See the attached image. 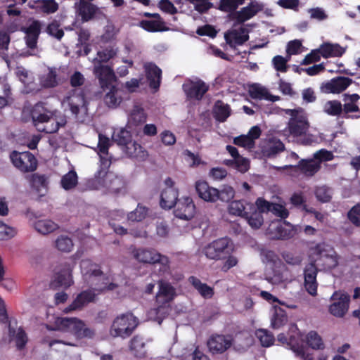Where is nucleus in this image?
<instances>
[{"mask_svg":"<svg viewBox=\"0 0 360 360\" xmlns=\"http://www.w3.org/2000/svg\"><path fill=\"white\" fill-rule=\"evenodd\" d=\"M285 114L290 116L287 127L283 130V135L288 141L296 142L302 145H311L315 142L313 135L307 134L309 122L304 110L297 109H286Z\"/></svg>","mask_w":360,"mask_h":360,"instance_id":"nucleus-1","label":"nucleus"},{"mask_svg":"<svg viewBox=\"0 0 360 360\" xmlns=\"http://www.w3.org/2000/svg\"><path fill=\"white\" fill-rule=\"evenodd\" d=\"M81 273L84 283L96 294L117 288V284L110 281L100 266L89 259H82L80 263Z\"/></svg>","mask_w":360,"mask_h":360,"instance_id":"nucleus-2","label":"nucleus"},{"mask_svg":"<svg viewBox=\"0 0 360 360\" xmlns=\"http://www.w3.org/2000/svg\"><path fill=\"white\" fill-rule=\"evenodd\" d=\"M304 341L307 346L304 345L302 342H295L292 339L288 342L290 349L295 356L300 360H314V353L309 348L313 350H323L325 348L323 340L314 330H311L307 333Z\"/></svg>","mask_w":360,"mask_h":360,"instance_id":"nucleus-3","label":"nucleus"},{"mask_svg":"<svg viewBox=\"0 0 360 360\" xmlns=\"http://www.w3.org/2000/svg\"><path fill=\"white\" fill-rule=\"evenodd\" d=\"M31 116L33 124L39 131L54 133L65 124L63 119L60 122L56 120L53 117V113L46 109L42 103H37L33 107Z\"/></svg>","mask_w":360,"mask_h":360,"instance_id":"nucleus-4","label":"nucleus"},{"mask_svg":"<svg viewBox=\"0 0 360 360\" xmlns=\"http://www.w3.org/2000/svg\"><path fill=\"white\" fill-rule=\"evenodd\" d=\"M49 330H60L72 333L76 338H93L95 335L94 328L89 327L82 320L77 318L57 317L54 321V327Z\"/></svg>","mask_w":360,"mask_h":360,"instance_id":"nucleus-5","label":"nucleus"},{"mask_svg":"<svg viewBox=\"0 0 360 360\" xmlns=\"http://www.w3.org/2000/svg\"><path fill=\"white\" fill-rule=\"evenodd\" d=\"M137 326V321L131 314H122L113 321L110 333L112 337H129Z\"/></svg>","mask_w":360,"mask_h":360,"instance_id":"nucleus-6","label":"nucleus"},{"mask_svg":"<svg viewBox=\"0 0 360 360\" xmlns=\"http://www.w3.org/2000/svg\"><path fill=\"white\" fill-rule=\"evenodd\" d=\"M253 24H238L236 21L231 30L224 34L226 43L231 47L241 46L249 39Z\"/></svg>","mask_w":360,"mask_h":360,"instance_id":"nucleus-7","label":"nucleus"},{"mask_svg":"<svg viewBox=\"0 0 360 360\" xmlns=\"http://www.w3.org/2000/svg\"><path fill=\"white\" fill-rule=\"evenodd\" d=\"M132 255L139 262L143 264L160 263L163 266V271H166L169 268V259L162 255L154 249L139 248L132 250Z\"/></svg>","mask_w":360,"mask_h":360,"instance_id":"nucleus-8","label":"nucleus"},{"mask_svg":"<svg viewBox=\"0 0 360 360\" xmlns=\"http://www.w3.org/2000/svg\"><path fill=\"white\" fill-rule=\"evenodd\" d=\"M324 244H318L311 249V256L314 258L312 262H323L321 264L326 269H331L338 264V256L335 252L328 250Z\"/></svg>","mask_w":360,"mask_h":360,"instance_id":"nucleus-9","label":"nucleus"},{"mask_svg":"<svg viewBox=\"0 0 360 360\" xmlns=\"http://www.w3.org/2000/svg\"><path fill=\"white\" fill-rule=\"evenodd\" d=\"M100 186L105 187L111 192L118 193L124 186V181L113 173H108L107 169L101 167L95 175Z\"/></svg>","mask_w":360,"mask_h":360,"instance_id":"nucleus-10","label":"nucleus"},{"mask_svg":"<svg viewBox=\"0 0 360 360\" xmlns=\"http://www.w3.org/2000/svg\"><path fill=\"white\" fill-rule=\"evenodd\" d=\"M41 22L39 20L32 21L27 27L22 29L25 33V40L27 47L30 50L23 52L25 56L36 55L37 41L41 32Z\"/></svg>","mask_w":360,"mask_h":360,"instance_id":"nucleus-11","label":"nucleus"},{"mask_svg":"<svg viewBox=\"0 0 360 360\" xmlns=\"http://www.w3.org/2000/svg\"><path fill=\"white\" fill-rule=\"evenodd\" d=\"M11 160L13 165L22 172H33L37 167L35 157L30 152L13 151L11 154Z\"/></svg>","mask_w":360,"mask_h":360,"instance_id":"nucleus-12","label":"nucleus"},{"mask_svg":"<svg viewBox=\"0 0 360 360\" xmlns=\"http://www.w3.org/2000/svg\"><path fill=\"white\" fill-rule=\"evenodd\" d=\"M230 240L226 238H219L207 245L204 252L211 259H221L230 252Z\"/></svg>","mask_w":360,"mask_h":360,"instance_id":"nucleus-13","label":"nucleus"},{"mask_svg":"<svg viewBox=\"0 0 360 360\" xmlns=\"http://www.w3.org/2000/svg\"><path fill=\"white\" fill-rule=\"evenodd\" d=\"M330 313L336 317H343L348 311L349 296L342 291H335L330 297Z\"/></svg>","mask_w":360,"mask_h":360,"instance_id":"nucleus-14","label":"nucleus"},{"mask_svg":"<svg viewBox=\"0 0 360 360\" xmlns=\"http://www.w3.org/2000/svg\"><path fill=\"white\" fill-rule=\"evenodd\" d=\"M104 93L103 101L106 106L110 108H117L123 101V90L115 84L103 88Z\"/></svg>","mask_w":360,"mask_h":360,"instance_id":"nucleus-15","label":"nucleus"},{"mask_svg":"<svg viewBox=\"0 0 360 360\" xmlns=\"http://www.w3.org/2000/svg\"><path fill=\"white\" fill-rule=\"evenodd\" d=\"M183 89L188 98L200 100L208 91L209 86L200 79L188 80L183 84Z\"/></svg>","mask_w":360,"mask_h":360,"instance_id":"nucleus-16","label":"nucleus"},{"mask_svg":"<svg viewBox=\"0 0 360 360\" xmlns=\"http://www.w3.org/2000/svg\"><path fill=\"white\" fill-rule=\"evenodd\" d=\"M318 269L314 262L308 264L304 269V287L309 294L315 296L317 294L318 283L316 276Z\"/></svg>","mask_w":360,"mask_h":360,"instance_id":"nucleus-17","label":"nucleus"},{"mask_svg":"<svg viewBox=\"0 0 360 360\" xmlns=\"http://www.w3.org/2000/svg\"><path fill=\"white\" fill-rule=\"evenodd\" d=\"M94 73L98 79L101 89L115 84L116 77L113 70L108 65H94Z\"/></svg>","mask_w":360,"mask_h":360,"instance_id":"nucleus-18","label":"nucleus"},{"mask_svg":"<svg viewBox=\"0 0 360 360\" xmlns=\"http://www.w3.org/2000/svg\"><path fill=\"white\" fill-rule=\"evenodd\" d=\"M195 205L189 197L181 198L176 202V208L174 214L176 217L184 220H191L195 215Z\"/></svg>","mask_w":360,"mask_h":360,"instance_id":"nucleus-19","label":"nucleus"},{"mask_svg":"<svg viewBox=\"0 0 360 360\" xmlns=\"http://www.w3.org/2000/svg\"><path fill=\"white\" fill-rule=\"evenodd\" d=\"M263 5L256 1H251V3L241 8L239 11L233 13L232 19L236 21L238 24H244V22L249 19L254 17L259 11H262Z\"/></svg>","mask_w":360,"mask_h":360,"instance_id":"nucleus-20","label":"nucleus"},{"mask_svg":"<svg viewBox=\"0 0 360 360\" xmlns=\"http://www.w3.org/2000/svg\"><path fill=\"white\" fill-rule=\"evenodd\" d=\"M232 345V339L223 335H212L207 341V347L212 354H221Z\"/></svg>","mask_w":360,"mask_h":360,"instance_id":"nucleus-21","label":"nucleus"},{"mask_svg":"<svg viewBox=\"0 0 360 360\" xmlns=\"http://www.w3.org/2000/svg\"><path fill=\"white\" fill-rule=\"evenodd\" d=\"M352 79L346 77H338L323 84L322 91L326 94H339L345 91L351 84Z\"/></svg>","mask_w":360,"mask_h":360,"instance_id":"nucleus-22","label":"nucleus"},{"mask_svg":"<svg viewBox=\"0 0 360 360\" xmlns=\"http://www.w3.org/2000/svg\"><path fill=\"white\" fill-rule=\"evenodd\" d=\"M261 135V129L257 126L252 127L247 135H241L233 139V143L247 149L255 146V141Z\"/></svg>","mask_w":360,"mask_h":360,"instance_id":"nucleus-23","label":"nucleus"},{"mask_svg":"<svg viewBox=\"0 0 360 360\" xmlns=\"http://www.w3.org/2000/svg\"><path fill=\"white\" fill-rule=\"evenodd\" d=\"M96 293L92 290H84L79 293L73 302L64 311L68 313L73 310H79L82 309L89 303L94 302L96 296Z\"/></svg>","mask_w":360,"mask_h":360,"instance_id":"nucleus-24","label":"nucleus"},{"mask_svg":"<svg viewBox=\"0 0 360 360\" xmlns=\"http://www.w3.org/2000/svg\"><path fill=\"white\" fill-rule=\"evenodd\" d=\"M195 190L198 196L206 202H214L217 201L219 190L210 186L209 184L202 181L195 183Z\"/></svg>","mask_w":360,"mask_h":360,"instance_id":"nucleus-25","label":"nucleus"},{"mask_svg":"<svg viewBox=\"0 0 360 360\" xmlns=\"http://www.w3.org/2000/svg\"><path fill=\"white\" fill-rule=\"evenodd\" d=\"M39 84L42 88H55L60 84L58 70L55 68H48L39 76Z\"/></svg>","mask_w":360,"mask_h":360,"instance_id":"nucleus-26","label":"nucleus"},{"mask_svg":"<svg viewBox=\"0 0 360 360\" xmlns=\"http://www.w3.org/2000/svg\"><path fill=\"white\" fill-rule=\"evenodd\" d=\"M159 290L156 295V303L169 304L176 295L175 288L169 283L160 281Z\"/></svg>","mask_w":360,"mask_h":360,"instance_id":"nucleus-27","label":"nucleus"},{"mask_svg":"<svg viewBox=\"0 0 360 360\" xmlns=\"http://www.w3.org/2000/svg\"><path fill=\"white\" fill-rule=\"evenodd\" d=\"M110 145V139L104 135L99 134L98 147L99 149L98 155L101 159L100 167L105 169H108L111 165V158L108 153Z\"/></svg>","mask_w":360,"mask_h":360,"instance_id":"nucleus-28","label":"nucleus"},{"mask_svg":"<svg viewBox=\"0 0 360 360\" xmlns=\"http://www.w3.org/2000/svg\"><path fill=\"white\" fill-rule=\"evenodd\" d=\"M63 104L69 108L72 114L77 115L80 108L85 105L84 97L82 94L70 93L64 98Z\"/></svg>","mask_w":360,"mask_h":360,"instance_id":"nucleus-29","label":"nucleus"},{"mask_svg":"<svg viewBox=\"0 0 360 360\" xmlns=\"http://www.w3.org/2000/svg\"><path fill=\"white\" fill-rule=\"evenodd\" d=\"M266 235L271 239H286L292 236V231L287 230L280 221H272L266 229Z\"/></svg>","mask_w":360,"mask_h":360,"instance_id":"nucleus-30","label":"nucleus"},{"mask_svg":"<svg viewBox=\"0 0 360 360\" xmlns=\"http://www.w3.org/2000/svg\"><path fill=\"white\" fill-rule=\"evenodd\" d=\"M147 115L139 105H134L128 115L127 127L133 129L146 121Z\"/></svg>","mask_w":360,"mask_h":360,"instance_id":"nucleus-31","label":"nucleus"},{"mask_svg":"<svg viewBox=\"0 0 360 360\" xmlns=\"http://www.w3.org/2000/svg\"><path fill=\"white\" fill-rule=\"evenodd\" d=\"M248 93L251 98L259 100H267L272 102L279 100V96H272L269 92L268 89L259 84H253L249 86Z\"/></svg>","mask_w":360,"mask_h":360,"instance_id":"nucleus-32","label":"nucleus"},{"mask_svg":"<svg viewBox=\"0 0 360 360\" xmlns=\"http://www.w3.org/2000/svg\"><path fill=\"white\" fill-rule=\"evenodd\" d=\"M144 68L150 86L155 89H158L161 80V70L152 63H146Z\"/></svg>","mask_w":360,"mask_h":360,"instance_id":"nucleus-33","label":"nucleus"},{"mask_svg":"<svg viewBox=\"0 0 360 360\" xmlns=\"http://www.w3.org/2000/svg\"><path fill=\"white\" fill-rule=\"evenodd\" d=\"M177 198L178 191L174 187H166L161 193V207L165 209H171L176 204Z\"/></svg>","mask_w":360,"mask_h":360,"instance_id":"nucleus-34","label":"nucleus"},{"mask_svg":"<svg viewBox=\"0 0 360 360\" xmlns=\"http://www.w3.org/2000/svg\"><path fill=\"white\" fill-rule=\"evenodd\" d=\"M297 168L307 176H313L321 168L319 162L314 158L300 161Z\"/></svg>","mask_w":360,"mask_h":360,"instance_id":"nucleus-35","label":"nucleus"},{"mask_svg":"<svg viewBox=\"0 0 360 360\" xmlns=\"http://www.w3.org/2000/svg\"><path fill=\"white\" fill-rule=\"evenodd\" d=\"M147 16H153V20H144L140 22V26L148 32H159L165 30L164 22L161 20L160 15L158 13H146Z\"/></svg>","mask_w":360,"mask_h":360,"instance_id":"nucleus-36","label":"nucleus"},{"mask_svg":"<svg viewBox=\"0 0 360 360\" xmlns=\"http://www.w3.org/2000/svg\"><path fill=\"white\" fill-rule=\"evenodd\" d=\"M248 206L249 207V210L245 214L244 218H245L248 224L252 229H257L263 224L264 218L262 214L257 212L253 204H248Z\"/></svg>","mask_w":360,"mask_h":360,"instance_id":"nucleus-37","label":"nucleus"},{"mask_svg":"<svg viewBox=\"0 0 360 360\" xmlns=\"http://www.w3.org/2000/svg\"><path fill=\"white\" fill-rule=\"evenodd\" d=\"M266 280L272 284H281L283 283H290L293 280V276L286 267L280 269H276L272 276L266 277Z\"/></svg>","mask_w":360,"mask_h":360,"instance_id":"nucleus-38","label":"nucleus"},{"mask_svg":"<svg viewBox=\"0 0 360 360\" xmlns=\"http://www.w3.org/2000/svg\"><path fill=\"white\" fill-rule=\"evenodd\" d=\"M34 229L42 235H47L56 231L59 226L49 219H38L33 224Z\"/></svg>","mask_w":360,"mask_h":360,"instance_id":"nucleus-39","label":"nucleus"},{"mask_svg":"<svg viewBox=\"0 0 360 360\" xmlns=\"http://www.w3.org/2000/svg\"><path fill=\"white\" fill-rule=\"evenodd\" d=\"M72 271V266L65 264L56 274V281L60 286L68 288L73 283Z\"/></svg>","mask_w":360,"mask_h":360,"instance_id":"nucleus-40","label":"nucleus"},{"mask_svg":"<svg viewBox=\"0 0 360 360\" xmlns=\"http://www.w3.org/2000/svg\"><path fill=\"white\" fill-rule=\"evenodd\" d=\"M319 50L323 58L339 57L345 52V49L341 47L339 44L330 43L322 44Z\"/></svg>","mask_w":360,"mask_h":360,"instance_id":"nucleus-41","label":"nucleus"},{"mask_svg":"<svg viewBox=\"0 0 360 360\" xmlns=\"http://www.w3.org/2000/svg\"><path fill=\"white\" fill-rule=\"evenodd\" d=\"M360 96L356 94H344V105H342V111L345 113L359 112V101Z\"/></svg>","mask_w":360,"mask_h":360,"instance_id":"nucleus-42","label":"nucleus"},{"mask_svg":"<svg viewBox=\"0 0 360 360\" xmlns=\"http://www.w3.org/2000/svg\"><path fill=\"white\" fill-rule=\"evenodd\" d=\"M188 281L203 298L210 299L213 296V288L207 285L206 283H202L198 278L191 276L188 278Z\"/></svg>","mask_w":360,"mask_h":360,"instance_id":"nucleus-43","label":"nucleus"},{"mask_svg":"<svg viewBox=\"0 0 360 360\" xmlns=\"http://www.w3.org/2000/svg\"><path fill=\"white\" fill-rule=\"evenodd\" d=\"M32 186L40 195H44L48 190V179L45 175L34 174L31 177Z\"/></svg>","mask_w":360,"mask_h":360,"instance_id":"nucleus-44","label":"nucleus"},{"mask_svg":"<svg viewBox=\"0 0 360 360\" xmlns=\"http://www.w3.org/2000/svg\"><path fill=\"white\" fill-rule=\"evenodd\" d=\"M76 5L79 15L84 21L90 20L96 13V7L86 1L80 0Z\"/></svg>","mask_w":360,"mask_h":360,"instance_id":"nucleus-45","label":"nucleus"},{"mask_svg":"<svg viewBox=\"0 0 360 360\" xmlns=\"http://www.w3.org/2000/svg\"><path fill=\"white\" fill-rule=\"evenodd\" d=\"M284 150V144L278 139H270L263 148V153L268 157L273 156Z\"/></svg>","mask_w":360,"mask_h":360,"instance_id":"nucleus-46","label":"nucleus"},{"mask_svg":"<svg viewBox=\"0 0 360 360\" xmlns=\"http://www.w3.org/2000/svg\"><path fill=\"white\" fill-rule=\"evenodd\" d=\"M117 54V49L112 46L102 48L98 51L96 57L94 59V65L106 63L113 58Z\"/></svg>","mask_w":360,"mask_h":360,"instance_id":"nucleus-47","label":"nucleus"},{"mask_svg":"<svg viewBox=\"0 0 360 360\" xmlns=\"http://www.w3.org/2000/svg\"><path fill=\"white\" fill-rule=\"evenodd\" d=\"M33 8L38 12L51 14L58 9V4L54 0H38Z\"/></svg>","mask_w":360,"mask_h":360,"instance_id":"nucleus-48","label":"nucleus"},{"mask_svg":"<svg viewBox=\"0 0 360 360\" xmlns=\"http://www.w3.org/2000/svg\"><path fill=\"white\" fill-rule=\"evenodd\" d=\"M157 307L149 311V317L154 319L160 324L163 319L169 314V304H165L162 303H156Z\"/></svg>","mask_w":360,"mask_h":360,"instance_id":"nucleus-49","label":"nucleus"},{"mask_svg":"<svg viewBox=\"0 0 360 360\" xmlns=\"http://www.w3.org/2000/svg\"><path fill=\"white\" fill-rule=\"evenodd\" d=\"M213 113L218 121L224 122L229 117L231 109L229 105L221 101H217L214 104Z\"/></svg>","mask_w":360,"mask_h":360,"instance_id":"nucleus-50","label":"nucleus"},{"mask_svg":"<svg viewBox=\"0 0 360 360\" xmlns=\"http://www.w3.org/2000/svg\"><path fill=\"white\" fill-rule=\"evenodd\" d=\"M287 321L288 317L285 311L280 307H275L271 319V327L278 329L285 325Z\"/></svg>","mask_w":360,"mask_h":360,"instance_id":"nucleus-51","label":"nucleus"},{"mask_svg":"<svg viewBox=\"0 0 360 360\" xmlns=\"http://www.w3.org/2000/svg\"><path fill=\"white\" fill-rule=\"evenodd\" d=\"M124 146L125 153L130 157L143 159L147 155L141 146L135 141H130Z\"/></svg>","mask_w":360,"mask_h":360,"instance_id":"nucleus-52","label":"nucleus"},{"mask_svg":"<svg viewBox=\"0 0 360 360\" xmlns=\"http://www.w3.org/2000/svg\"><path fill=\"white\" fill-rule=\"evenodd\" d=\"M130 350L139 358L144 357L146 354L145 343L142 338L135 336L130 342Z\"/></svg>","mask_w":360,"mask_h":360,"instance_id":"nucleus-53","label":"nucleus"},{"mask_svg":"<svg viewBox=\"0 0 360 360\" xmlns=\"http://www.w3.org/2000/svg\"><path fill=\"white\" fill-rule=\"evenodd\" d=\"M73 242L68 236L60 235L54 241V247L60 252H69L73 248Z\"/></svg>","mask_w":360,"mask_h":360,"instance_id":"nucleus-54","label":"nucleus"},{"mask_svg":"<svg viewBox=\"0 0 360 360\" xmlns=\"http://www.w3.org/2000/svg\"><path fill=\"white\" fill-rule=\"evenodd\" d=\"M240 200H233L229 205V212L231 215L245 217V214L249 210V207Z\"/></svg>","mask_w":360,"mask_h":360,"instance_id":"nucleus-55","label":"nucleus"},{"mask_svg":"<svg viewBox=\"0 0 360 360\" xmlns=\"http://www.w3.org/2000/svg\"><path fill=\"white\" fill-rule=\"evenodd\" d=\"M323 110L331 116H338L342 112V105L337 100L328 101L323 105Z\"/></svg>","mask_w":360,"mask_h":360,"instance_id":"nucleus-56","label":"nucleus"},{"mask_svg":"<svg viewBox=\"0 0 360 360\" xmlns=\"http://www.w3.org/2000/svg\"><path fill=\"white\" fill-rule=\"evenodd\" d=\"M256 338L259 340L263 347H270L274 344V335L266 329H258L255 332Z\"/></svg>","mask_w":360,"mask_h":360,"instance_id":"nucleus-57","label":"nucleus"},{"mask_svg":"<svg viewBox=\"0 0 360 360\" xmlns=\"http://www.w3.org/2000/svg\"><path fill=\"white\" fill-rule=\"evenodd\" d=\"M60 184L65 190H70L75 188L77 184V173L75 171H70L62 177Z\"/></svg>","mask_w":360,"mask_h":360,"instance_id":"nucleus-58","label":"nucleus"},{"mask_svg":"<svg viewBox=\"0 0 360 360\" xmlns=\"http://www.w3.org/2000/svg\"><path fill=\"white\" fill-rule=\"evenodd\" d=\"M243 4V0H220L219 8L224 12H232Z\"/></svg>","mask_w":360,"mask_h":360,"instance_id":"nucleus-59","label":"nucleus"},{"mask_svg":"<svg viewBox=\"0 0 360 360\" xmlns=\"http://www.w3.org/2000/svg\"><path fill=\"white\" fill-rule=\"evenodd\" d=\"M148 209L141 205H138L137 207L132 212L128 214V219L131 221H141L146 217Z\"/></svg>","mask_w":360,"mask_h":360,"instance_id":"nucleus-60","label":"nucleus"},{"mask_svg":"<svg viewBox=\"0 0 360 360\" xmlns=\"http://www.w3.org/2000/svg\"><path fill=\"white\" fill-rule=\"evenodd\" d=\"M112 139L118 145L124 146L131 141V136L129 131L122 129L112 136Z\"/></svg>","mask_w":360,"mask_h":360,"instance_id":"nucleus-61","label":"nucleus"},{"mask_svg":"<svg viewBox=\"0 0 360 360\" xmlns=\"http://www.w3.org/2000/svg\"><path fill=\"white\" fill-rule=\"evenodd\" d=\"M315 195L319 201L327 202L331 198L332 192L328 187L326 186H321L316 188L315 191Z\"/></svg>","mask_w":360,"mask_h":360,"instance_id":"nucleus-62","label":"nucleus"},{"mask_svg":"<svg viewBox=\"0 0 360 360\" xmlns=\"http://www.w3.org/2000/svg\"><path fill=\"white\" fill-rule=\"evenodd\" d=\"M217 195V200H220L223 202H228L234 198L235 191L230 186H224L219 190V194Z\"/></svg>","mask_w":360,"mask_h":360,"instance_id":"nucleus-63","label":"nucleus"},{"mask_svg":"<svg viewBox=\"0 0 360 360\" xmlns=\"http://www.w3.org/2000/svg\"><path fill=\"white\" fill-rule=\"evenodd\" d=\"M226 165H232L241 172H245L248 169L249 161L248 159L239 156L233 160H227Z\"/></svg>","mask_w":360,"mask_h":360,"instance_id":"nucleus-64","label":"nucleus"}]
</instances>
